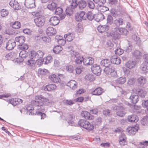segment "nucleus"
<instances>
[{
  "instance_id": "63",
  "label": "nucleus",
  "mask_w": 148,
  "mask_h": 148,
  "mask_svg": "<svg viewBox=\"0 0 148 148\" xmlns=\"http://www.w3.org/2000/svg\"><path fill=\"white\" fill-rule=\"evenodd\" d=\"M103 114L106 116H110L111 115V111L106 109L103 111Z\"/></svg>"
},
{
  "instance_id": "27",
  "label": "nucleus",
  "mask_w": 148,
  "mask_h": 148,
  "mask_svg": "<svg viewBox=\"0 0 148 148\" xmlns=\"http://www.w3.org/2000/svg\"><path fill=\"white\" fill-rule=\"evenodd\" d=\"M101 65L105 67L110 66L111 64V60L108 59H104L102 60L100 62Z\"/></svg>"
},
{
  "instance_id": "60",
  "label": "nucleus",
  "mask_w": 148,
  "mask_h": 148,
  "mask_svg": "<svg viewBox=\"0 0 148 148\" xmlns=\"http://www.w3.org/2000/svg\"><path fill=\"white\" fill-rule=\"evenodd\" d=\"M74 101L72 100H66L64 101V103L66 105L71 106L74 103Z\"/></svg>"
},
{
  "instance_id": "36",
  "label": "nucleus",
  "mask_w": 148,
  "mask_h": 148,
  "mask_svg": "<svg viewBox=\"0 0 148 148\" xmlns=\"http://www.w3.org/2000/svg\"><path fill=\"white\" fill-rule=\"evenodd\" d=\"M132 55L137 59L140 58L142 56L140 52L138 50L135 51L132 53Z\"/></svg>"
},
{
  "instance_id": "21",
  "label": "nucleus",
  "mask_w": 148,
  "mask_h": 148,
  "mask_svg": "<svg viewBox=\"0 0 148 148\" xmlns=\"http://www.w3.org/2000/svg\"><path fill=\"white\" fill-rule=\"evenodd\" d=\"M138 127L137 128L134 127H129L127 129V131L130 135L135 134L138 131Z\"/></svg>"
},
{
  "instance_id": "55",
  "label": "nucleus",
  "mask_w": 148,
  "mask_h": 148,
  "mask_svg": "<svg viewBox=\"0 0 148 148\" xmlns=\"http://www.w3.org/2000/svg\"><path fill=\"white\" fill-rule=\"evenodd\" d=\"M115 53L118 55H120L123 53V50L120 48H117L115 50Z\"/></svg>"
},
{
  "instance_id": "31",
  "label": "nucleus",
  "mask_w": 148,
  "mask_h": 148,
  "mask_svg": "<svg viewBox=\"0 0 148 148\" xmlns=\"http://www.w3.org/2000/svg\"><path fill=\"white\" fill-rule=\"evenodd\" d=\"M87 4V2L84 0H80L78 2L79 8L81 10L84 9L86 6Z\"/></svg>"
},
{
  "instance_id": "29",
  "label": "nucleus",
  "mask_w": 148,
  "mask_h": 148,
  "mask_svg": "<svg viewBox=\"0 0 148 148\" xmlns=\"http://www.w3.org/2000/svg\"><path fill=\"white\" fill-rule=\"evenodd\" d=\"M111 64H118L121 62V60L120 58L115 56L112 57L110 59Z\"/></svg>"
},
{
  "instance_id": "4",
  "label": "nucleus",
  "mask_w": 148,
  "mask_h": 148,
  "mask_svg": "<svg viewBox=\"0 0 148 148\" xmlns=\"http://www.w3.org/2000/svg\"><path fill=\"white\" fill-rule=\"evenodd\" d=\"M78 125L88 131H92L94 129V126L88 121L81 119L78 122Z\"/></svg>"
},
{
  "instance_id": "16",
  "label": "nucleus",
  "mask_w": 148,
  "mask_h": 148,
  "mask_svg": "<svg viewBox=\"0 0 148 148\" xmlns=\"http://www.w3.org/2000/svg\"><path fill=\"white\" fill-rule=\"evenodd\" d=\"M109 28V26L107 25H100L97 27V30L100 33H103L107 31Z\"/></svg>"
},
{
  "instance_id": "24",
  "label": "nucleus",
  "mask_w": 148,
  "mask_h": 148,
  "mask_svg": "<svg viewBox=\"0 0 148 148\" xmlns=\"http://www.w3.org/2000/svg\"><path fill=\"white\" fill-rule=\"evenodd\" d=\"M49 79L54 83H58L60 81V78L58 76L53 74L52 75H50L49 77Z\"/></svg>"
},
{
  "instance_id": "51",
  "label": "nucleus",
  "mask_w": 148,
  "mask_h": 148,
  "mask_svg": "<svg viewBox=\"0 0 148 148\" xmlns=\"http://www.w3.org/2000/svg\"><path fill=\"white\" fill-rule=\"evenodd\" d=\"M8 14V12L7 10L5 9H3L0 12V14L3 17H5L7 16Z\"/></svg>"
},
{
  "instance_id": "10",
  "label": "nucleus",
  "mask_w": 148,
  "mask_h": 148,
  "mask_svg": "<svg viewBox=\"0 0 148 148\" xmlns=\"http://www.w3.org/2000/svg\"><path fill=\"white\" fill-rule=\"evenodd\" d=\"M91 69L93 73L96 75H99L101 74V69L99 65H93L91 66Z\"/></svg>"
},
{
  "instance_id": "28",
  "label": "nucleus",
  "mask_w": 148,
  "mask_h": 148,
  "mask_svg": "<svg viewBox=\"0 0 148 148\" xmlns=\"http://www.w3.org/2000/svg\"><path fill=\"white\" fill-rule=\"evenodd\" d=\"M123 23V20L121 18H119L116 19L113 22V24H114L117 27L121 26L122 25Z\"/></svg>"
},
{
  "instance_id": "19",
  "label": "nucleus",
  "mask_w": 148,
  "mask_h": 148,
  "mask_svg": "<svg viewBox=\"0 0 148 148\" xmlns=\"http://www.w3.org/2000/svg\"><path fill=\"white\" fill-rule=\"evenodd\" d=\"M83 62L85 65H90L94 63V60L92 58L88 57L84 59Z\"/></svg>"
},
{
  "instance_id": "7",
  "label": "nucleus",
  "mask_w": 148,
  "mask_h": 148,
  "mask_svg": "<svg viewBox=\"0 0 148 148\" xmlns=\"http://www.w3.org/2000/svg\"><path fill=\"white\" fill-rule=\"evenodd\" d=\"M34 22L37 26L41 27L45 23V20L44 17L42 16L36 17L34 19Z\"/></svg>"
},
{
  "instance_id": "41",
  "label": "nucleus",
  "mask_w": 148,
  "mask_h": 148,
  "mask_svg": "<svg viewBox=\"0 0 148 148\" xmlns=\"http://www.w3.org/2000/svg\"><path fill=\"white\" fill-rule=\"evenodd\" d=\"M60 38H58V36H56V39L58 40V42L59 44L60 45H64L66 43V41L62 38V37L60 36Z\"/></svg>"
},
{
  "instance_id": "44",
  "label": "nucleus",
  "mask_w": 148,
  "mask_h": 148,
  "mask_svg": "<svg viewBox=\"0 0 148 148\" xmlns=\"http://www.w3.org/2000/svg\"><path fill=\"white\" fill-rule=\"evenodd\" d=\"M126 80V79L125 77H121L117 79L116 82L117 83L123 84L125 82Z\"/></svg>"
},
{
  "instance_id": "11",
  "label": "nucleus",
  "mask_w": 148,
  "mask_h": 148,
  "mask_svg": "<svg viewBox=\"0 0 148 148\" xmlns=\"http://www.w3.org/2000/svg\"><path fill=\"white\" fill-rule=\"evenodd\" d=\"M35 2V0H25L24 4L28 8H32L36 6Z\"/></svg>"
},
{
  "instance_id": "3",
  "label": "nucleus",
  "mask_w": 148,
  "mask_h": 148,
  "mask_svg": "<svg viewBox=\"0 0 148 148\" xmlns=\"http://www.w3.org/2000/svg\"><path fill=\"white\" fill-rule=\"evenodd\" d=\"M31 107H32V105H29L27 108L26 109L27 111V114L30 115L31 114L32 115L35 114V115L40 116H41V119H44L45 118L46 114L45 113L42 112L41 111L39 110H38V111H36L35 112H34L33 111H32L34 110V108L33 107L31 108Z\"/></svg>"
},
{
  "instance_id": "6",
  "label": "nucleus",
  "mask_w": 148,
  "mask_h": 148,
  "mask_svg": "<svg viewBox=\"0 0 148 148\" xmlns=\"http://www.w3.org/2000/svg\"><path fill=\"white\" fill-rule=\"evenodd\" d=\"M145 62L141 64L140 69L142 73H145L148 72V55H145L144 56Z\"/></svg>"
},
{
  "instance_id": "53",
  "label": "nucleus",
  "mask_w": 148,
  "mask_h": 148,
  "mask_svg": "<svg viewBox=\"0 0 148 148\" xmlns=\"http://www.w3.org/2000/svg\"><path fill=\"white\" fill-rule=\"evenodd\" d=\"M69 120L68 123L71 125H73L74 123V122L73 120L75 118V116L73 115H70L69 117Z\"/></svg>"
},
{
  "instance_id": "25",
  "label": "nucleus",
  "mask_w": 148,
  "mask_h": 148,
  "mask_svg": "<svg viewBox=\"0 0 148 148\" xmlns=\"http://www.w3.org/2000/svg\"><path fill=\"white\" fill-rule=\"evenodd\" d=\"M56 88V86L54 84H52L46 86L44 88L45 91H50L53 90Z\"/></svg>"
},
{
  "instance_id": "30",
  "label": "nucleus",
  "mask_w": 148,
  "mask_h": 148,
  "mask_svg": "<svg viewBox=\"0 0 148 148\" xmlns=\"http://www.w3.org/2000/svg\"><path fill=\"white\" fill-rule=\"evenodd\" d=\"M136 64V62L132 60H129L125 64L126 67L129 69L134 68Z\"/></svg>"
},
{
  "instance_id": "18",
  "label": "nucleus",
  "mask_w": 148,
  "mask_h": 148,
  "mask_svg": "<svg viewBox=\"0 0 148 148\" xmlns=\"http://www.w3.org/2000/svg\"><path fill=\"white\" fill-rule=\"evenodd\" d=\"M9 4L15 10H18L20 8L19 3L15 0H11L9 3Z\"/></svg>"
},
{
  "instance_id": "26",
  "label": "nucleus",
  "mask_w": 148,
  "mask_h": 148,
  "mask_svg": "<svg viewBox=\"0 0 148 148\" xmlns=\"http://www.w3.org/2000/svg\"><path fill=\"white\" fill-rule=\"evenodd\" d=\"M126 137L124 134H121L119 136V142L121 145H124V143L126 142Z\"/></svg>"
},
{
  "instance_id": "22",
  "label": "nucleus",
  "mask_w": 148,
  "mask_h": 148,
  "mask_svg": "<svg viewBox=\"0 0 148 148\" xmlns=\"http://www.w3.org/2000/svg\"><path fill=\"white\" fill-rule=\"evenodd\" d=\"M127 119L129 121L132 122H136L138 120V117L136 115L129 116Z\"/></svg>"
},
{
  "instance_id": "38",
  "label": "nucleus",
  "mask_w": 148,
  "mask_h": 148,
  "mask_svg": "<svg viewBox=\"0 0 148 148\" xmlns=\"http://www.w3.org/2000/svg\"><path fill=\"white\" fill-rule=\"evenodd\" d=\"M11 25L13 28L15 29H18L21 26L20 23L18 21L12 22L11 23Z\"/></svg>"
},
{
  "instance_id": "45",
  "label": "nucleus",
  "mask_w": 148,
  "mask_h": 148,
  "mask_svg": "<svg viewBox=\"0 0 148 148\" xmlns=\"http://www.w3.org/2000/svg\"><path fill=\"white\" fill-rule=\"evenodd\" d=\"M76 58L75 60V62L76 63L78 64H81L83 62L84 58L82 56H81L79 55L78 56H76Z\"/></svg>"
},
{
  "instance_id": "40",
  "label": "nucleus",
  "mask_w": 148,
  "mask_h": 148,
  "mask_svg": "<svg viewBox=\"0 0 148 148\" xmlns=\"http://www.w3.org/2000/svg\"><path fill=\"white\" fill-rule=\"evenodd\" d=\"M108 66L106 67L103 69V72L106 74H110L112 70H114V67Z\"/></svg>"
},
{
  "instance_id": "39",
  "label": "nucleus",
  "mask_w": 148,
  "mask_h": 148,
  "mask_svg": "<svg viewBox=\"0 0 148 148\" xmlns=\"http://www.w3.org/2000/svg\"><path fill=\"white\" fill-rule=\"evenodd\" d=\"M71 3L70 6L71 8H76L78 5V3L76 0H68Z\"/></svg>"
},
{
  "instance_id": "58",
  "label": "nucleus",
  "mask_w": 148,
  "mask_h": 148,
  "mask_svg": "<svg viewBox=\"0 0 148 148\" xmlns=\"http://www.w3.org/2000/svg\"><path fill=\"white\" fill-rule=\"evenodd\" d=\"M66 70L69 73H73L74 70V68L72 65H70L66 66Z\"/></svg>"
},
{
  "instance_id": "2",
  "label": "nucleus",
  "mask_w": 148,
  "mask_h": 148,
  "mask_svg": "<svg viewBox=\"0 0 148 148\" xmlns=\"http://www.w3.org/2000/svg\"><path fill=\"white\" fill-rule=\"evenodd\" d=\"M112 28L113 29L112 31L107 33V36L109 37H111L114 39L119 38L121 35H126L128 33V31L125 28L117 27Z\"/></svg>"
},
{
  "instance_id": "59",
  "label": "nucleus",
  "mask_w": 148,
  "mask_h": 148,
  "mask_svg": "<svg viewBox=\"0 0 148 148\" xmlns=\"http://www.w3.org/2000/svg\"><path fill=\"white\" fill-rule=\"evenodd\" d=\"M148 145V141H144V142H140L139 143V146H139L138 147L139 148H145L144 147L145 146H147Z\"/></svg>"
},
{
  "instance_id": "34",
  "label": "nucleus",
  "mask_w": 148,
  "mask_h": 148,
  "mask_svg": "<svg viewBox=\"0 0 148 148\" xmlns=\"http://www.w3.org/2000/svg\"><path fill=\"white\" fill-rule=\"evenodd\" d=\"M103 90L101 88H97L92 92V94L94 95H99L102 93Z\"/></svg>"
},
{
  "instance_id": "47",
  "label": "nucleus",
  "mask_w": 148,
  "mask_h": 148,
  "mask_svg": "<svg viewBox=\"0 0 148 148\" xmlns=\"http://www.w3.org/2000/svg\"><path fill=\"white\" fill-rule=\"evenodd\" d=\"M56 7V4L55 2H52L49 4L47 5V8L50 10H54Z\"/></svg>"
},
{
  "instance_id": "50",
  "label": "nucleus",
  "mask_w": 148,
  "mask_h": 148,
  "mask_svg": "<svg viewBox=\"0 0 148 148\" xmlns=\"http://www.w3.org/2000/svg\"><path fill=\"white\" fill-rule=\"evenodd\" d=\"M132 45L130 44L129 43L124 48V50L127 52H130L132 50Z\"/></svg>"
},
{
  "instance_id": "13",
  "label": "nucleus",
  "mask_w": 148,
  "mask_h": 148,
  "mask_svg": "<svg viewBox=\"0 0 148 148\" xmlns=\"http://www.w3.org/2000/svg\"><path fill=\"white\" fill-rule=\"evenodd\" d=\"M82 116L86 119L92 120L94 118L93 116L91 115L90 113L87 111H82L81 113Z\"/></svg>"
},
{
  "instance_id": "20",
  "label": "nucleus",
  "mask_w": 148,
  "mask_h": 148,
  "mask_svg": "<svg viewBox=\"0 0 148 148\" xmlns=\"http://www.w3.org/2000/svg\"><path fill=\"white\" fill-rule=\"evenodd\" d=\"M64 37L67 41L70 42L73 40L75 37L74 33H68L64 35Z\"/></svg>"
},
{
  "instance_id": "48",
  "label": "nucleus",
  "mask_w": 148,
  "mask_h": 148,
  "mask_svg": "<svg viewBox=\"0 0 148 148\" xmlns=\"http://www.w3.org/2000/svg\"><path fill=\"white\" fill-rule=\"evenodd\" d=\"M21 44L18 45V48L20 50H27L28 48V45L26 44Z\"/></svg>"
},
{
  "instance_id": "32",
  "label": "nucleus",
  "mask_w": 148,
  "mask_h": 148,
  "mask_svg": "<svg viewBox=\"0 0 148 148\" xmlns=\"http://www.w3.org/2000/svg\"><path fill=\"white\" fill-rule=\"evenodd\" d=\"M14 52H12L8 53L5 56V59L6 60H10L12 59H14L15 58V54Z\"/></svg>"
},
{
  "instance_id": "9",
  "label": "nucleus",
  "mask_w": 148,
  "mask_h": 148,
  "mask_svg": "<svg viewBox=\"0 0 148 148\" xmlns=\"http://www.w3.org/2000/svg\"><path fill=\"white\" fill-rule=\"evenodd\" d=\"M132 91L134 93L143 98H144L146 95V92L145 91L138 88H133Z\"/></svg>"
},
{
  "instance_id": "35",
  "label": "nucleus",
  "mask_w": 148,
  "mask_h": 148,
  "mask_svg": "<svg viewBox=\"0 0 148 148\" xmlns=\"http://www.w3.org/2000/svg\"><path fill=\"white\" fill-rule=\"evenodd\" d=\"M138 81L141 86H143L146 82L145 78L142 76H140L138 78Z\"/></svg>"
},
{
  "instance_id": "54",
  "label": "nucleus",
  "mask_w": 148,
  "mask_h": 148,
  "mask_svg": "<svg viewBox=\"0 0 148 148\" xmlns=\"http://www.w3.org/2000/svg\"><path fill=\"white\" fill-rule=\"evenodd\" d=\"M69 120L68 123L71 125H73L74 123V122L73 120L75 118V116L73 115H70L69 117Z\"/></svg>"
},
{
  "instance_id": "49",
  "label": "nucleus",
  "mask_w": 148,
  "mask_h": 148,
  "mask_svg": "<svg viewBox=\"0 0 148 148\" xmlns=\"http://www.w3.org/2000/svg\"><path fill=\"white\" fill-rule=\"evenodd\" d=\"M86 17L90 21H92L94 18V14L91 11H88V12L86 15Z\"/></svg>"
},
{
  "instance_id": "46",
  "label": "nucleus",
  "mask_w": 148,
  "mask_h": 148,
  "mask_svg": "<svg viewBox=\"0 0 148 148\" xmlns=\"http://www.w3.org/2000/svg\"><path fill=\"white\" fill-rule=\"evenodd\" d=\"M93 1L97 5V6L103 5L106 2V0H93Z\"/></svg>"
},
{
  "instance_id": "62",
  "label": "nucleus",
  "mask_w": 148,
  "mask_h": 148,
  "mask_svg": "<svg viewBox=\"0 0 148 148\" xmlns=\"http://www.w3.org/2000/svg\"><path fill=\"white\" fill-rule=\"evenodd\" d=\"M97 19L96 20L98 22L101 21L103 19H104V16L103 15L101 14L98 15H97Z\"/></svg>"
},
{
  "instance_id": "5",
  "label": "nucleus",
  "mask_w": 148,
  "mask_h": 148,
  "mask_svg": "<svg viewBox=\"0 0 148 148\" xmlns=\"http://www.w3.org/2000/svg\"><path fill=\"white\" fill-rule=\"evenodd\" d=\"M112 109L113 110L115 111L116 114L118 116L123 117L125 114L124 108L123 107L114 106L112 107Z\"/></svg>"
},
{
  "instance_id": "12",
  "label": "nucleus",
  "mask_w": 148,
  "mask_h": 148,
  "mask_svg": "<svg viewBox=\"0 0 148 148\" xmlns=\"http://www.w3.org/2000/svg\"><path fill=\"white\" fill-rule=\"evenodd\" d=\"M15 46V42L13 40H10L6 43L5 48L7 50H10L13 49Z\"/></svg>"
},
{
  "instance_id": "1",
  "label": "nucleus",
  "mask_w": 148,
  "mask_h": 148,
  "mask_svg": "<svg viewBox=\"0 0 148 148\" xmlns=\"http://www.w3.org/2000/svg\"><path fill=\"white\" fill-rule=\"evenodd\" d=\"M39 100V101H33L34 105L37 107L36 109L38 110L44 112L45 110L44 105H48L50 103L49 100L43 96L40 95L36 97Z\"/></svg>"
},
{
  "instance_id": "43",
  "label": "nucleus",
  "mask_w": 148,
  "mask_h": 148,
  "mask_svg": "<svg viewBox=\"0 0 148 148\" xmlns=\"http://www.w3.org/2000/svg\"><path fill=\"white\" fill-rule=\"evenodd\" d=\"M62 48L60 45H57L55 46L53 49V51L56 53H58L62 50Z\"/></svg>"
},
{
  "instance_id": "57",
  "label": "nucleus",
  "mask_w": 148,
  "mask_h": 148,
  "mask_svg": "<svg viewBox=\"0 0 148 148\" xmlns=\"http://www.w3.org/2000/svg\"><path fill=\"white\" fill-rule=\"evenodd\" d=\"M107 23L110 25H111L113 22V17L110 15H108L107 17Z\"/></svg>"
},
{
  "instance_id": "64",
  "label": "nucleus",
  "mask_w": 148,
  "mask_h": 148,
  "mask_svg": "<svg viewBox=\"0 0 148 148\" xmlns=\"http://www.w3.org/2000/svg\"><path fill=\"white\" fill-rule=\"evenodd\" d=\"M141 123L143 125H145V124L148 123V117L145 116L143 117L141 120Z\"/></svg>"
},
{
  "instance_id": "33",
  "label": "nucleus",
  "mask_w": 148,
  "mask_h": 148,
  "mask_svg": "<svg viewBox=\"0 0 148 148\" xmlns=\"http://www.w3.org/2000/svg\"><path fill=\"white\" fill-rule=\"evenodd\" d=\"M25 37L22 36L16 37L15 38V40L16 42H18L20 44L23 43L25 40Z\"/></svg>"
},
{
  "instance_id": "52",
  "label": "nucleus",
  "mask_w": 148,
  "mask_h": 148,
  "mask_svg": "<svg viewBox=\"0 0 148 148\" xmlns=\"http://www.w3.org/2000/svg\"><path fill=\"white\" fill-rule=\"evenodd\" d=\"M41 41L46 43H49L51 41L50 38L49 36H42Z\"/></svg>"
},
{
  "instance_id": "14",
  "label": "nucleus",
  "mask_w": 148,
  "mask_h": 148,
  "mask_svg": "<svg viewBox=\"0 0 148 148\" xmlns=\"http://www.w3.org/2000/svg\"><path fill=\"white\" fill-rule=\"evenodd\" d=\"M66 85L69 87L73 90H75L77 88V83L74 80H71Z\"/></svg>"
},
{
  "instance_id": "15",
  "label": "nucleus",
  "mask_w": 148,
  "mask_h": 148,
  "mask_svg": "<svg viewBox=\"0 0 148 148\" xmlns=\"http://www.w3.org/2000/svg\"><path fill=\"white\" fill-rule=\"evenodd\" d=\"M50 24L53 26L57 25L59 23V18L57 16H52L49 20Z\"/></svg>"
},
{
  "instance_id": "23",
  "label": "nucleus",
  "mask_w": 148,
  "mask_h": 148,
  "mask_svg": "<svg viewBox=\"0 0 148 148\" xmlns=\"http://www.w3.org/2000/svg\"><path fill=\"white\" fill-rule=\"evenodd\" d=\"M46 33L50 36L54 35L56 33V30L52 27H49L46 30Z\"/></svg>"
},
{
  "instance_id": "8",
  "label": "nucleus",
  "mask_w": 148,
  "mask_h": 148,
  "mask_svg": "<svg viewBox=\"0 0 148 148\" xmlns=\"http://www.w3.org/2000/svg\"><path fill=\"white\" fill-rule=\"evenodd\" d=\"M30 54V57L32 59H42L44 55L43 52L40 50L38 51L37 52L34 51H31Z\"/></svg>"
},
{
  "instance_id": "42",
  "label": "nucleus",
  "mask_w": 148,
  "mask_h": 148,
  "mask_svg": "<svg viewBox=\"0 0 148 148\" xmlns=\"http://www.w3.org/2000/svg\"><path fill=\"white\" fill-rule=\"evenodd\" d=\"M30 58H31L30 57ZM28 60L27 62V64L32 67V68L33 69L35 67V64L36 63V62L35 60H32L33 59Z\"/></svg>"
},
{
  "instance_id": "17",
  "label": "nucleus",
  "mask_w": 148,
  "mask_h": 148,
  "mask_svg": "<svg viewBox=\"0 0 148 148\" xmlns=\"http://www.w3.org/2000/svg\"><path fill=\"white\" fill-rule=\"evenodd\" d=\"M133 92V93L132 94L131 96H130L129 99L130 100L131 102L134 104H136L138 101V95H135Z\"/></svg>"
},
{
  "instance_id": "61",
  "label": "nucleus",
  "mask_w": 148,
  "mask_h": 148,
  "mask_svg": "<svg viewBox=\"0 0 148 148\" xmlns=\"http://www.w3.org/2000/svg\"><path fill=\"white\" fill-rule=\"evenodd\" d=\"M88 3V7L90 9H93L95 5L93 2L91 1H88L87 3Z\"/></svg>"
},
{
  "instance_id": "37",
  "label": "nucleus",
  "mask_w": 148,
  "mask_h": 148,
  "mask_svg": "<svg viewBox=\"0 0 148 148\" xmlns=\"http://www.w3.org/2000/svg\"><path fill=\"white\" fill-rule=\"evenodd\" d=\"M97 7L98 10L100 11L101 12H105L109 10V8L108 7L104 6L103 5L97 6Z\"/></svg>"
},
{
  "instance_id": "56",
  "label": "nucleus",
  "mask_w": 148,
  "mask_h": 148,
  "mask_svg": "<svg viewBox=\"0 0 148 148\" xmlns=\"http://www.w3.org/2000/svg\"><path fill=\"white\" fill-rule=\"evenodd\" d=\"M63 12V10L61 8L58 7L56 9L55 13L56 15H60Z\"/></svg>"
}]
</instances>
